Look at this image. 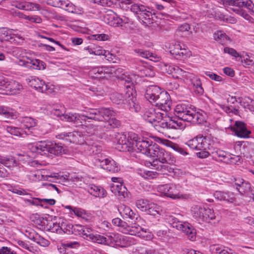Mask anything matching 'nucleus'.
<instances>
[{
  "label": "nucleus",
  "instance_id": "f257e3e1",
  "mask_svg": "<svg viewBox=\"0 0 254 254\" xmlns=\"http://www.w3.org/2000/svg\"><path fill=\"white\" fill-rule=\"evenodd\" d=\"M116 114V112L110 108L91 109L84 114H67L64 119L65 121L72 123L76 127L85 125L87 120L90 119L97 122H104L105 127L112 129L118 128L121 126L120 120L112 118Z\"/></svg>",
  "mask_w": 254,
  "mask_h": 254
},
{
  "label": "nucleus",
  "instance_id": "f03ea898",
  "mask_svg": "<svg viewBox=\"0 0 254 254\" xmlns=\"http://www.w3.org/2000/svg\"><path fill=\"white\" fill-rule=\"evenodd\" d=\"M144 97L153 105L158 107L163 112H168L171 109L170 95L157 86L148 87L146 90Z\"/></svg>",
  "mask_w": 254,
  "mask_h": 254
},
{
  "label": "nucleus",
  "instance_id": "7ed1b4c3",
  "mask_svg": "<svg viewBox=\"0 0 254 254\" xmlns=\"http://www.w3.org/2000/svg\"><path fill=\"white\" fill-rule=\"evenodd\" d=\"M174 114L180 121L201 125L206 122L205 115L202 113L192 110L189 104L180 103L174 109Z\"/></svg>",
  "mask_w": 254,
  "mask_h": 254
},
{
  "label": "nucleus",
  "instance_id": "20e7f679",
  "mask_svg": "<svg viewBox=\"0 0 254 254\" xmlns=\"http://www.w3.org/2000/svg\"><path fill=\"white\" fill-rule=\"evenodd\" d=\"M112 223L114 226L118 227L119 230L123 233L137 236L140 238L147 237L146 233L148 230L135 223L131 226L128 225L127 222L118 217L113 219Z\"/></svg>",
  "mask_w": 254,
  "mask_h": 254
},
{
  "label": "nucleus",
  "instance_id": "39448f33",
  "mask_svg": "<svg viewBox=\"0 0 254 254\" xmlns=\"http://www.w3.org/2000/svg\"><path fill=\"white\" fill-rule=\"evenodd\" d=\"M35 147L36 151L42 154H46L48 152L58 156L65 153V149L61 143H57L49 140L39 141Z\"/></svg>",
  "mask_w": 254,
  "mask_h": 254
},
{
  "label": "nucleus",
  "instance_id": "423d86ee",
  "mask_svg": "<svg viewBox=\"0 0 254 254\" xmlns=\"http://www.w3.org/2000/svg\"><path fill=\"white\" fill-rule=\"evenodd\" d=\"M137 138V135L132 132L128 133L127 137L126 135L122 134L118 141L117 149L120 151L133 152Z\"/></svg>",
  "mask_w": 254,
  "mask_h": 254
},
{
  "label": "nucleus",
  "instance_id": "0eeeda50",
  "mask_svg": "<svg viewBox=\"0 0 254 254\" xmlns=\"http://www.w3.org/2000/svg\"><path fill=\"white\" fill-rule=\"evenodd\" d=\"M191 211L193 217L197 220L210 222L215 219L214 210L209 208L194 205L191 207Z\"/></svg>",
  "mask_w": 254,
  "mask_h": 254
},
{
  "label": "nucleus",
  "instance_id": "6e6552de",
  "mask_svg": "<svg viewBox=\"0 0 254 254\" xmlns=\"http://www.w3.org/2000/svg\"><path fill=\"white\" fill-rule=\"evenodd\" d=\"M181 187L179 185L174 184H165L160 187V191L164 194L173 199L183 198V195L180 194Z\"/></svg>",
  "mask_w": 254,
  "mask_h": 254
},
{
  "label": "nucleus",
  "instance_id": "1a4fd4ad",
  "mask_svg": "<svg viewBox=\"0 0 254 254\" xmlns=\"http://www.w3.org/2000/svg\"><path fill=\"white\" fill-rule=\"evenodd\" d=\"M159 162L162 164H160L158 166L157 169H159L162 172L164 171H168L169 166L167 164H172L175 162V158L171 156V154L166 151L164 149L161 153L156 161H153V163L155 165V163Z\"/></svg>",
  "mask_w": 254,
  "mask_h": 254
},
{
  "label": "nucleus",
  "instance_id": "9d476101",
  "mask_svg": "<svg viewBox=\"0 0 254 254\" xmlns=\"http://www.w3.org/2000/svg\"><path fill=\"white\" fill-rule=\"evenodd\" d=\"M135 143L134 151L140 152L148 156L154 143L150 140H144L138 136Z\"/></svg>",
  "mask_w": 254,
  "mask_h": 254
},
{
  "label": "nucleus",
  "instance_id": "9b49d317",
  "mask_svg": "<svg viewBox=\"0 0 254 254\" xmlns=\"http://www.w3.org/2000/svg\"><path fill=\"white\" fill-rule=\"evenodd\" d=\"M223 3L236 6L235 8H247L254 13V3L251 0H221Z\"/></svg>",
  "mask_w": 254,
  "mask_h": 254
},
{
  "label": "nucleus",
  "instance_id": "f8f14e48",
  "mask_svg": "<svg viewBox=\"0 0 254 254\" xmlns=\"http://www.w3.org/2000/svg\"><path fill=\"white\" fill-rule=\"evenodd\" d=\"M231 130L234 132L235 135L240 138H248L251 131L247 128L246 124L241 121H236L234 126L231 127Z\"/></svg>",
  "mask_w": 254,
  "mask_h": 254
},
{
  "label": "nucleus",
  "instance_id": "ddd939ff",
  "mask_svg": "<svg viewBox=\"0 0 254 254\" xmlns=\"http://www.w3.org/2000/svg\"><path fill=\"white\" fill-rule=\"evenodd\" d=\"M103 20L108 25L113 27L122 26L123 20L113 11L110 10L103 17Z\"/></svg>",
  "mask_w": 254,
  "mask_h": 254
},
{
  "label": "nucleus",
  "instance_id": "4468645a",
  "mask_svg": "<svg viewBox=\"0 0 254 254\" xmlns=\"http://www.w3.org/2000/svg\"><path fill=\"white\" fill-rule=\"evenodd\" d=\"M101 167L111 173L118 172L120 170L119 164L111 158H106L102 160H99Z\"/></svg>",
  "mask_w": 254,
  "mask_h": 254
},
{
  "label": "nucleus",
  "instance_id": "2eb2a0df",
  "mask_svg": "<svg viewBox=\"0 0 254 254\" xmlns=\"http://www.w3.org/2000/svg\"><path fill=\"white\" fill-rule=\"evenodd\" d=\"M19 64L38 70L44 69L46 68L45 63L38 59L29 60L26 62L23 60H20L19 61Z\"/></svg>",
  "mask_w": 254,
  "mask_h": 254
},
{
  "label": "nucleus",
  "instance_id": "dca6fc26",
  "mask_svg": "<svg viewBox=\"0 0 254 254\" xmlns=\"http://www.w3.org/2000/svg\"><path fill=\"white\" fill-rule=\"evenodd\" d=\"M213 195L216 199L228 203H233L235 200L234 193L229 191L216 190Z\"/></svg>",
  "mask_w": 254,
  "mask_h": 254
},
{
  "label": "nucleus",
  "instance_id": "f3484780",
  "mask_svg": "<svg viewBox=\"0 0 254 254\" xmlns=\"http://www.w3.org/2000/svg\"><path fill=\"white\" fill-rule=\"evenodd\" d=\"M204 139H205V138H203L202 135H198L196 137L189 140L187 142V144L192 149L197 150H205V144L203 142Z\"/></svg>",
  "mask_w": 254,
  "mask_h": 254
},
{
  "label": "nucleus",
  "instance_id": "a211bd4d",
  "mask_svg": "<svg viewBox=\"0 0 254 254\" xmlns=\"http://www.w3.org/2000/svg\"><path fill=\"white\" fill-rule=\"evenodd\" d=\"M118 211L125 219H129L133 220L137 219L138 214L134 212L127 205L121 204L118 207Z\"/></svg>",
  "mask_w": 254,
  "mask_h": 254
},
{
  "label": "nucleus",
  "instance_id": "6ab92c4d",
  "mask_svg": "<svg viewBox=\"0 0 254 254\" xmlns=\"http://www.w3.org/2000/svg\"><path fill=\"white\" fill-rule=\"evenodd\" d=\"M28 85L42 93L48 89V85L43 80H40L38 78H32L29 79Z\"/></svg>",
  "mask_w": 254,
  "mask_h": 254
},
{
  "label": "nucleus",
  "instance_id": "aec40b11",
  "mask_svg": "<svg viewBox=\"0 0 254 254\" xmlns=\"http://www.w3.org/2000/svg\"><path fill=\"white\" fill-rule=\"evenodd\" d=\"M78 137H80L77 132H63L57 135V138L60 139L65 140L70 143H76L78 141Z\"/></svg>",
  "mask_w": 254,
  "mask_h": 254
},
{
  "label": "nucleus",
  "instance_id": "412c9836",
  "mask_svg": "<svg viewBox=\"0 0 254 254\" xmlns=\"http://www.w3.org/2000/svg\"><path fill=\"white\" fill-rule=\"evenodd\" d=\"M186 127V124L184 122L179 120L169 119L168 120V125L166 126L165 131L169 132L171 130L183 129Z\"/></svg>",
  "mask_w": 254,
  "mask_h": 254
},
{
  "label": "nucleus",
  "instance_id": "4be33fe9",
  "mask_svg": "<svg viewBox=\"0 0 254 254\" xmlns=\"http://www.w3.org/2000/svg\"><path fill=\"white\" fill-rule=\"evenodd\" d=\"M178 227L181 228L180 230L184 232L190 240L194 241L195 239L196 230L191 224L188 223H184V225H180Z\"/></svg>",
  "mask_w": 254,
  "mask_h": 254
},
{
  "label": "nucleus",
  "instance_id": "5701e85b",
  "mask_svg": "<svg viewBox=\"0 0 254 254\" xmlns=\"http://www.w3.org/2000/svg\"><path fill=\"white\" fill-rule=\"evenodd\" d=\"M211 156L213 160L218 161H223L227 158V153L219 148L209 149Z\"/></svg>",
  "mask_w": 254,
  "mask_h": 254
},
{
  "label": "nucleus",
  "instance_id": "b1692460",
  "mask_svg": "<svg viewBox=\"0 0 254 254\" xmlns=\"http://www.w3.org/2000/svg\"><path fill=\"white\" fill-rule=\"evenodd\" d=\"M0 115L7 119L14 120L17 118L16 112L12 109L5 106H0Z\"/></svg>",
  "mask_w": 254,
  "mask_h": 254
},
{
  "label": "nucleus",
  "instance_id": "393cba45",
  "mask_svg": "<svg viewBox=\"0 0 254 254\" xmlns=\"http://www.w3.org/2000/svg\"><path fill=\"white\" fill-rule=\"evenodd\" d=\"M156 14V13L154 9L145 6V10L141 12L140 14L138 15V18L142 21H143V19L150 20L153 18V15L155 16Z\"/></svg>",
  "mask_w": 254,
  "mask_h": 254
},
{
  "label": "nucleus",
  "instance_id": "a878e982",
  "mask_svg": "<svg viewBox=\"0 0 254 254\" xmlns=\"http://www.w3.org/2000/svg\"><path fill=\"white\" fill-rule=\"evenodd\" d=\"M60 224L62 230V233L67 235H71L72 232H73L72 230L73 225L69 223L67 220L60 218Z\"/></svg>",
  "mask_w": 254,
  "mask_h": 254
},
{
  "label": "nucleus",
  "instance_id": "bb28decb",
  "mask_svg": "<svg viewBox=\"0 0 254 254\" xmlns=\"http://www.w3.org/2000/svg\"><path fill=\"white\" fill-rule=\"evenodd\" d=\"M4 129L10 134L18 137H22L24 132L26 134V132L23 131L20 128L13 126H5L4 127Z\"/></svg>",
  "mask_w": 254,
  "mask_h": 254
},
{
  "label": "nucleus",
  "instance_id": "cd10ccee",
  "mask_svg": "<svg viewBox=\"0 0 254 254\" xmlns=\"http://www.w3.org/2000/svg\"><path fill=\"white\" fill-rule=\"evenodd\" d=\"M190 81L194 88V92L199 95L203 94L204 90L200 79L197 77H193L191 78Z\"/></svg>",
  "mask_w": 254,
  "mask_h": 254
},
{
  "label": "nucleus",
  "instance_id": "c85d7f7f",
  "mask_svg": "<svg viewBox=\"0 0 254 254\" xmlns=\"http://www.w3.org/2000/svg\"><path fill=\"white\" fill-rule=\"evenodd\" d=\"M84 232L81 235V237L87 240H90L94 242H97L99 241V238L100 235H94L91 233V229L90 228L84 227Z\"/></svg>",
  "mask_w": 254,
  "mask_h": 254
},
{
  "label": "nucleus",
  "instance_id": "c756f323",
  "mask_svg": "<svg viewBox=\"0 0 254 254\" xmlns=\"http://www.w3.org/2000/svg\"><path fill=\"white\" fill-rule=\"evenodd\" d=\"M136 74L140 77H152L154 75V72L144 66H140L136 68Z\"/></svg>",
  "mask_w": 254,
  "mask_h": 254
},
{
  "label": "nucleus",
  "instance_id": "7c9ffc66",
  "mask_svg": "<svg viewBox=\"0 0 254 254\" xmlns=\"http://www.w3.org/2000/svg\"><path fill=\"white\" fill-rule=\"evenodd\" d=\"M151 147L148 156L153 158L154 159V161H156L160 155V153L163 151V149L160 148L159 145L155 143H153Z\"/></svg>",
  "mask_w": 254,
  "mask_h": 254
},
{
  "label": "nucleus",
  "instance_id": "2f4dec72",
  "mask_svg": "<svg viewBox=\"0 0 254 254\" xmlns=\"http://www.w3.org/2000/svg\"><path fill=\"white\" fill-rule=\"evenodd\" d=\"M104 190L103 188L95 185H91L88 189V192L92 195L95 197H104Z\"/></svg>",
  "mask_w": 254,
  "mask_h": 254
},
{
  "label": "nucleus",
  "instance_id": "473e14b6",
  "mask_svg": "<svg viewBox=\"0 0 254 254\" xmlns=\"http://www.w3.org/2000/svg\"><path fill=\"white\" fill-rule=\"evenodd\" d=\"M2 165L8 167H14L17 166V162L15 157L11 155L4 156Z\"/></svg>",
  "mask_w": 254,
  "mask_h": 254
},
{
  "label": "nucleus",
  "instance_id": "72a5a7b5",
  "mask_svg": "<svg viewBox=\"0 0 254 254\" xmlns=\"http://www.w3.org/2000/svg\"><path fill=\"white\" fill-rule=\"evenodd\" d=\"M116 235H114V237L112 236H108L107 237H104L103 236H101L99 238V241L97 242L98 243H103L107 245H109L112 247H114L115 245L116 246V242L115 239Z\"/></svg>",
  "mask_w": 254,
  "mask_h": 254
},
{
  "label": "nucleus",
  "instance_id": "f704fd0d",
  "mask_svg": "<svg viewBox=\"0 0 254 254\" xmlns=\"http://www.w3.org/2000/svg\"><path fill=\"white\" fill-rule=\"evenodd\" d=\"M31 240L42 247H47L50 245V242L42 237L38 234H35L33 235L32 237H30Z\"/></svg>",
  "mask_w": 254,
  "mask_h": 254
},
{
  "label": "nucleus",
  "instance_id": "c9c22d12",
  "mask_svg": "<svg viewBox=\"0 0 254 254\" xmlns=\"http://www.w3.org/2000/svg\"><path fill=\"white\" fill-rule=\"evenodd\" d=\"M159 109H156L154 115H153L151 119L150 123L154 125L155 124H157L158 121H160L162 118H166L167 112H164L163 113L160 112Z\"/></svg>",
  "mask_w": 254,
  "mask_h": 254
},
{
  "label": "nucleus",
  "instance_id": "e433bc0d",
  "mask_svg": "<svg viewBox=\"0 0 254 254\" xmlns=\"http://www.w3.org/2000/svg\"><path fill=\"white\" fill-rule=\"evenodd\" d=\"M213 38L215 40L222 44L229 40V37L222 31H217L213 34Z\"/></svg>",
  "mask_w": 254,
  "mask_h": 254
},
{
  "label": "nucleus",
  "instance_id": "4c0bfd02",
  "mask_svg": "<svg viewBox=\"0 0 254 254\" xmlns=\"http://www.w3.org/2000/svg\"><path fill=\"white\" fill-rule=\"evenodd\" d=\"M52 114L57 116V117H63V120H65L64 116L66 115L65 113V109L63 106H55L52 111Z\"/></svg>",
  "mask_w": 254,
  "mask_h": 254
},
{
  "label": "nucleus",
  "instance_id": "58836bf2",
  "mask_svg": "<svg viewBox=\"0 0 254 254\" xmlns=\"http://www.w3.org/2000/svg\"><path fill=\"white\" fill-rule=\"evenodd\" d=\"M21 122L24 125L25 127L28 129L35 127L37 125V120L29 117H23Z\"/></svg>",
  "mask_w": 254,
  "mask_h": 254
},
{
  "label": "nucleus",
  "instance_id": "ea45409f",
  "mask_svg": "<svg viewBox=\"0 0 254 254\" xmlns=\"http://www.w3.org/2000/svg\"><path fill=\"white\" fill-rule=\"evenodd\" d=\"M166 118H163L157 124H154L155 128L160 132L164 133L165 131L166 126L168 125V120Z\"/></svg>",
  "mask_w": 254,
  "mask_h": 254
},
{
  "label": "nucleus",
  "instance_id": "a19ab883",
  "mask_svg": "<svg viewBox=\"0 0 254 254\" xmlns=\"http://www.w3.org/2000/svg\"><path fill=\"white\" fill-rule=\"evenodd\" d=\"M110 99L113 103L117 105L124 103V97L122 94L115 93L111 95Z\"/></svg>",
  "mask_w": 254,
  "mask_h": 254
},
{
  "label": "nucleus",
  "instance_id": "79ce46f5",
  "mask_svg": "<svg viewBox=\"0 0 254 254\" xmlns=\"http://www.w3.org/2000/svg\"><path fill=\"white\" fill-rule=\"evenodd\" d=\"M134 52L138 56L142 58L146 59H148L149 58H154L155 59V57L154 56V54L147 50H144L140 49H135L134 50Z\"/></svg>",
  "mask_w": 254,
  "mask_h": 254
},
{
  "label": "nucleus",
  "instance_id": "37998d69",
  "mask_svg": "<svg viewBox=\"0 0 254 254\" xmlns=\"http://www.w3.org/2000/svg\"><path fill=\"white\" fill-rule=\"evenodd\" d=\"M155 110L156 109L153 108H145L142 115L143 119L149 123L152 116L154 115Z\"/></svg>",
  "mask_w": 254,
  "mask_h": 254
},
{
  "label": "nucleus",
  "instance_id": "c03bdc74",
  "mask_svg": "<svg viewBox=\"0 0 254 254\" xmlns=\"http://www.w3.org/2000/svg\"><path fill=\"white\" fill-rule=\"evenodd\" d=\"M116 246L121 247H126L128 245V242L127 240V238L122 235H116L115 239Z\"/></svg>",
  "mask_w": 254,
  "mask_h": 254
},
{
  "label": "nucleus",
  "instance_id": "a18cd8bd",
  "mask_svg": "<svg viewBox=\"0 0 254 254\" xmlns=\"http://www.w3.org/2000/svg\"><path fill=\"white\" fill-rule=\"evenodd\" d=\"M149 204L148 201L145 199H141L136 201L137 207L143 212L146 211L148 207L149 206Z\"/></svg>",
  "mask_w": 254,
  "mask_h": 254
},
{
  "label": "nucleus",
  "instance_id": "49530a36",
  "mask_svg": "<svg viewBox=\"0 0 254 254\" xmlns=\"http://www.w3.org/2000/svg\"><path fill=\"white\" fill-rule=\"evenodd\" d=\"M181 47L182 45H181L180 42H176L175 44L172 45L170 48V52L171 54L173 55L176 59H177V57L178 56V51H179V50L181 48Z\"/></svg>",
  "mask_w": 254,
  "mask_h": 254
},
{
  "label": "nucleus",
  "instance_id": "de8ad7c7",
  "mask_svg": "<svg viewBox=\"0 0 254 254\" xmlns=\"http://www.w3.org/2000/svg\"><path fill=\"white\" fill-rule=\"evenodd\" d=\"M52 5L55 7L65 8L69 6L68 1L65 0H52Z\"/></svg>",
  "mask_w": 254,
  "mask_h": 254
},
{
  "label": "nucleus",
  "instance_id": "09e8293b",
  "mask_svg": "<svg viewBox=\"0 0 254 254\" xmlns=\"http://www.w3.org/2000/svg\"><path fill=\"white\" fill-rule=\"evenodd\" d=\"M135 254H156V251L154 249L140 247L135 252Z\"/></svg>",
  "mask_w": 254,
  "mask_h": 254
},
{
  "label": "nucleus",
  "instance_id": "8fccbe9b",
  "mask_svg": "<svg viewBox=\"0 0 254 254\" xmlns=\"http://www.w3.org/2000/svg\"><path fill=\"white\" fill-rule=\"evenodd\" d=\"M240 188H241V190L238 187L236 188V189L238 190L240 193L243 194L251 190V186L250 183L245 181Z\"/></svg>",
  "mask_w": 254,
  "mask_h": 254
},
{
  "label": "nucleus",
  "instance_id": "3c124183",
  "mask_svg": "<svg viewBox=\"0 0 254 254\" xmlns=\"http://www.w3.org/2000/svg\"><path fill=\"white\" fill-rule=\"evenodd\" d=\"M130 9L132 12L139 15L141 12L145 10V6L134 4L130 6Z\"/></svg>",
  "mask_w": 254,
  "mask_h": 254
},
{
  "label": "nucleus",
  "instance_id": "603ef678",
  "mask_svg": "<svg viewBox=\"0 0 254 254\" xmlns=\"http://www.w3.org/2000/svg\"><path fill=\"white\" fill-rule=\"evenodd\" d=\"M121 81L124 83L125 87L127 90V93H128L129 96V92H130L131 94H132V92H131L133 90V84L131 82V79L129 78H127V79L122 80Z\"/></svg>",
  "mask_w": 254,
  "mask_h": 254
},
{
  "label": "nucleus",
  "instance_id": "864d4df0",
  "mask_svg": "<svg viewBox=\"0 0 254 254\" xmlns=\"http://www.w3.org/2000/svg\"><path fill=\"white\" fill-rule=\"evenodd\" d=\"M84 226H82L79 224H76L73 225L72 230L73 232H72L71 234H74L75 235H80L81 236L82 234L84 232Z\"/></svg>",
  "mask_w": 254,
  "mask_h": 254
},
{
  "label": "nucleus",
  "instance_id": "5fc2aeb1",
  "mask_svg": "<svg viewBox=\"0 0 254 254\" xmlns=\"http://www.w3.org/2000/svg\"><path fill=\"white\" fill-rule=\"evenodd\" d=\"M170 147L175 151L178 152L183 155H186L188 153L184 148L180 147L178 144L170 142Z\"/></svg>",
  "mask_w": 254,
  "mask_h": 254
},
{
  "label": "nucleus",
  "instance_id": "6e6d98bb",
  "mask_svg": "<svg viewBox=\"0 0 254 254\" xmlns=\"http://www.w3.org/2000/svg\"><path fill=\"white\" fill-rule=\"evenodd\" d=\"M52 232L56 233L58 234H62V230L60 224V219H59L58 222L53 223V226H50L49 229Z\"/></svg>",
  "mask_w": 254,
  "mask_h": 254
},
{
  "label": "nucleus",
  "instance_id": "4d7b16f0",
  "mask_svg": "<svg viewBox=\"0 0 254 254\" xmlns=\"http://www.w3.org/2000/svg\"><path fill=\"white\" fill-rule=\"evenodd\" d=\"M177 70L175 71H166L169 74H171L172 77L179 79L180 78L181 76L183 75V73L185 72L184 71H183L182 69L179 68L178 67H177Z\"/></svg>",
  "mask_w": 254,
  "mask_h": 254
},
{
  "label": "nucleus",
  "instance_id": "13d9d810",
  "mask_svg": "<svg viewBox=\"0 0 254 254\" xmlns=\"http://www.w3.org/2000/svg\"><path fill=\"white\" fill-rule=\"evenodd\" d=\"M156 208V206H155L154 204H150L149 206L148 207L146 211L145 212H146L149 215L155 216L159 214V211L157 210Z\"/></svg>",
  "mask_w": 254,
  "mask_h": 254
},
{
  "label": "nucleus",
  "instance_id": "bf43d9fd",
  "mask_svg": "<svg viewBox=\"0 0 254 254\" xmlns=\"http://www.w3.org/2000/svg\"><path fill=\"white\" fill-rule=\"evenodd\" d=\"M189 52L190 51L188 49L182 47L181 52L178 53V56L177 57V60H182L184 59H186L188 57Z\"/></svg>",
  "mask_w": 254,
  "mask_h": 254
},
{
  "label": "nucleus",
  "instance_id": "052dcab7",
  "mask_svg": "<svg viewBox=\"0 0 254 254\" xmlns=\"http://www.w3.org/2000/svg\"><path fill=\"white\" fill-rule=\"evenodd\" d=\"M204 74L206 76H209L210 78L215 81H221L222 80L221 76L210 71H205Z\"/></svg>",
  "mask_w": 254,
  "mask_h": 254
},
{
  "label": "nucleus",
  "instance_id": "680f3d73",
  "mask_svg": "<svg viewBox=\"0 0 254 254\" xmlns=\"http://www.w3.org/2000/svg\"><path fill=\"white\" fill-rule=\"evenodd\" d=\"M63 247L66 249L68 248H77L80 246L79 242L76 241L67 242L62 244Z\"/></svg>",
  "mask_w": 254,
  "mask_h": 254
},
{
  "label": "nucleus",
  "instance_id": "e2e57ef3",
  "mask_svg": "<svg viewBox=\"0 0 254 254\" xmlns=\"http://www.w3.org/2000/svg\"><path fill=\"white\" fill-rule=\"evenodd\" d=\"M119 1L120 7L122 9L128 8V5H130L132 2V0H117Z\"/></svg>",
  "mask_w": 254,
  "mask_h": 254
},
{
  "label": "nucleus",
  "instance_id": "0e129e2a",
  "mask_svg": "<svg viewBox=\"0 0 254 254\" xmlns=\"http://www.w3.org/2000/svg\"><path fill=\"white\" fill-rule=\"evenodd\" d=\"M117 195H118L121 198H125L128 196L127 190L124 185L123 186H121L120 191H118Z\"/></svg>",
  "mask_w": 254,
  "mask_h": 254
},
{
  "label": "nucleus",
  "instance_id": "69168bd1",
  "mask_svg": "<svg viewBox=\"0 0 254 254\" xmlns=\"http://www.w3.org/2000/svg\"><path fill=\"white\" fill-rule=\"evenodd\" d=\"M224 52L225 53H228L235 58L239 57L240 56L239 54L233 48L225 47L224 49Z\"/></svg>",
  "mask_w": 254,
  "mask_h": 254
},
{
  "label": "nucleus",
  "instance_id": "338daca9",
  "mask_svg": "<svg viewBox=\"0 0 254 254\" xmlns=\"http://www.w3.org/2000/svg\"><path fill=\"white\" fill-rule=\"evenodd\" d=\"M91 39L97 41H105L108 39V35L105 34H95L91 36Z\"/></svg>",
  "mask_w": 254,
  "mask_h": 254
},
{
  "label": "nucleus",
  "instance_id": "774afa93",
  "mask_svg": "<svg viewBox=\"0 0 254 254\" xmlns=\"http://www.w3.org/2000/svg\"><path fill=\"white\" fill-rule=\"evenodd\" d=\"M72 211L77 217L84 218L86 215L85 211L81 208L74 207L72 209Z\"/></svg>",
  "mask_w": 254,
  "mask_h": 254
}]
</instances>
